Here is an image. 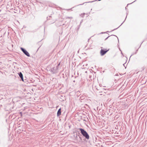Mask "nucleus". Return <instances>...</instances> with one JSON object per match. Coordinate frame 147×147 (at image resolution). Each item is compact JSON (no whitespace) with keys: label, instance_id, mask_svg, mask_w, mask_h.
Returning a JSON list of instances; mask_svg holds the SVG:
<instances>
[{"label":"nucleus","instance_id":"f257e3e1","mask_svg":"<svg viewBox=\"0 0 147 147\" xmlns=\"http://www.w3.org/2000/svg\"><path fill=\"white\" fill-rule=\"evenodd\" d=\"M79 129L80 131L81 134L86 139L88 140L89 139V136L86 131L82 128H79Z\"/></svg>","mask_w":147,"mask_h":147},{"label":"nucleus","instance_id":"f03ea898","mask_svg":"<svg viewBox=\"0 0 147 147\" xmlns=\"http://www.w3.org/2000/svg\"><path fill=\"white\" fill-rule=\"evenodd\" d=\"M60 65L59 63L57 66L51 68L50 69L51 71L53 74H55L57 72L58 70V67Z\"/></svg>","mask_w":147,"mask_h":147},{"label":"nucleus","instance_id":"7ed1b4c3","mask_svg":"<svg viewBox=\"0 0 147 147\" xmlns=\"http://www.w3.org/2000/svg\"><path fill=\"white\" fill-rule=\"evenodd\" d=\"M20 49L24 53L26 56L28 57H30L29 53L25 49L22 47H21Z\"/></svg>","mask_w":147,"mask_h":147},{"label":"nucleus","instance_id":"20e7f679","mask_svg":"<svg viewBox=\"0 0 147 147\" xmlns=\"http://www.w3.org/2000/svg\"><path fill=\"white\" fill-rule=\"evenodd\" d=\"M109 49L107 50V49H101L100 51V54L101 56H103L105 55L107 52L109 51Z\"/></svg>","mask_w":147,"mask_h":147},{"label":"nucleus","instance_id":"39448f33","mask_svg":"<svg viewBox=\"0 0 147 147\" xmlns=\"http://www.w3.org/2000/svg\"><path fill=\"white\" fill-rule=\"evenodd\" d=\"M18 74L19 77L21 78L22 80V81H24V79H23V74H22V72H20L18 73Z\"/></svg>","mask_w":147,"mask_h":147},{"label":"nucleus","instance_id":"423d86ee","mask_svg":"<svg viewBox=\"0 0 147 147\" xmlns=\"http://www.w3.org/2000/svg\"><path fill=\"white\" fill-rule=\"evenodd\" d=\"M61 109L60 108L58 111L57 113V116L58 117L61 115Z\"/></svg>","mask_w":147,"mask_h":147},{"label":"nucleus","instance_id":"0eeeda50","mask_svg":"<svg viewBox=\"0 0 147 147\" xmlns=\"http://www.w3.org/2000/svg\"><path fill=\"white\" fill-rule=\"evenodd\" d=\"M140 46H141V45H140V46L139 47L138 49H137V50H136V52L135 53H133V54L131 55V57L132 55H134V54H136L137 53V51H138V49L140 47Z\"/></svg>","mask_w":147,"mask_h":147},{"label":"nucleus","instance_id":"6e6552de","mask_svg":"<svg viewBox=\"0 0 147 147\" xmlns=\"http://www.w3.org/2000/svg\"><path fill=\"white\" fill-rule=\"evenodd\" d=\"M85 13H82L80 15V16L83 17L84 16Z\"/></svg>","mask_w":147,"mask_h":147},{"label":"nucleus","instance_id":"1a4fd4ad","mask_svg":"<svg viewBox=\"0 0 147 147\" xmlns=\"http://www.w3.org/2000/svg\"><path fill=\"white\" fill-rule=\"evenodd\" d=\"M109 37V36L108 37H107L106 38L105 40H107V39Z\"/></svg>","mask_w":147,"mask_h":147},{"label":"nucleus","instance_id":"9d476101","mask_svg":"<svg viewBox=\"0 0 147 147\" xmlns=\"http://www.w3.org/2000/svg\"><path fill=\"white\" fill-rule=\"evenodd\" d=\"M67 18L72 19L73 18L72 17H67Z\"/></svg>","mask_w":147,"mask_h":147},{"label":"nucleus","instance_id":"9b49d317","mask_svg":"<svg viewBox=\"0 0 147 147\" xmlns=\"http://www.w3.org/2000/svg\"><path fill=\"white\" fill-rule=\"evenodd\" d=\"M119 27H118L117 28H115V29H113V30H112V31H114V30H116V29H117V28H118Z\"/></svg>","mask_w":147,"mask_h":147},{"label":"nucleus","instance_id":"f8f14e48","mask_svg":"<svg viewBox=\"0 0 147 147\" xmlns=\"http://www.w3.org/2000/svg\"><path fill=\"white\" fill-rule=\"evenodd\" d=\"M47 20H50V19H49V18H48V17H47Z\"/></svg>","mask_w":147,"mask_h":147},{"label":"nucleus","instance_id":"ddd939ff","mask_svg":"<svg viewBox=\"0 0 147 147\" xmlns=\"http://www.w3.org/2000/svg\"><path fill=\"white\" fill-rule=\"evenodd\" d=\"M6 33V32H5V33L4 34V35H5V34Z\"/></svg>","mask_w":147,"mask_h":147},{"label":"nucleus","instance_id":"4468645a","mask_svg":"<svg viewBox=\"0 0 147 147\" xmlns=\"http://www.w3.org/2000/svg\"><path fill=\"white\" fill-rule=\"evenodd\" d=\"M55 21H54L53 22V23H54L55 22Z\"/></svg>","mask_w":147,"mask_h":147},{"label":"nucleus","instance_id":"2eb2a0df","mask_svg":"<svg viewBox=\"0 0 147 147\" xmlns=\"http://www.w3.org/2000/svg\"><path fill=\"white\" fill-rule=\"evenodd\" d=\"M125 63H124V64H123V65H124V66H125Z\"/></svg>","mask_w":147,"mask_h":147},{"label":"nucleus","instance_id":"dca6fc26","mask_svg":"<svg viewBox=\"0 0 147 147\" xmlns=\"http://www.w3.org/2000/svg\"><path fill=\"white\" fill-rule=\"evenodd\" d=\"M79 137L82 140V138H81L80 137Z\"/></svg>","mask_w":147,"mask_h":147},{"label":"nucleus","instance_id":"f3484780","mask_svg":"<svg viewBox=\"0 0 147 147\" xmlns=\"http://www.w3.org/2000/svg\"><path fill=\"white\" fill-rule=\"evenodd\" d=\"M9 33V32H8V35Z\"/></svg>","mask_w":147,"mask_h":147},{"label":"nucleus","instance_id":"a211bd4d","mask_svg":"<svg viewBox=\"0 0 147 147\" xmlns=\"http://www.w3.org/2000/svg\"><path fill=\"white\" fill-rule=\"evenodd\" d=\"M49 17V18L51 17V16H50Z\"/></svg>","mask_w":147,"mask_h":147},{"label":"nucleus","instance_id":"6ab92c4d","mask_svg":"<svg viewBox=\"0 0 147 147\" xmlns=\"http://www.w3.org/2000/svg\"><path fill=\"white\" fill-rule=\"evenodd\" d=\"M40 47H39L38 48V49L37 50H38L39 49V48H40Z\"/></svg>","mask_w":147,"mask_h":147},{"label":"nucleus","instance_id":"aec40b11","mask_svg":"<svg viewBox=\"0 0 147 147\" xmlns=\"http://www.w3.org/2000/svg\"><path fill=\"white\" fill-rule=\"evenodd\" d=\"M123 23H122L121 24V25L123 24Z\"/></svg>","mask_w":147,"mask_h":147},{"label":"nucleus","instance_id":"412c9836","mask_svg":"<svg viewBox=\"0 0 147 147\" xmlns=\"http://www.w3.org/2000/svg\"><path fill=\"white\" fill-rule=\"evenodd\" d=\"M20 113L22 114V112H20Z\"/></svg>","mask_w":147,"mask_h":147},{"label":"nucleus","instance_id":"4be33fe9","mask_svg":"<svg viewBox=\"0 0 147 147\" xmlns=\"http://www.w3.org/2000/svg\"><path fill=\"white\" fill-rule=\"evenodd\" d=\"M127 9L126 7H125V9Z\"/></svg>","mask_w":147,"mask_h":147}]
</instances>
